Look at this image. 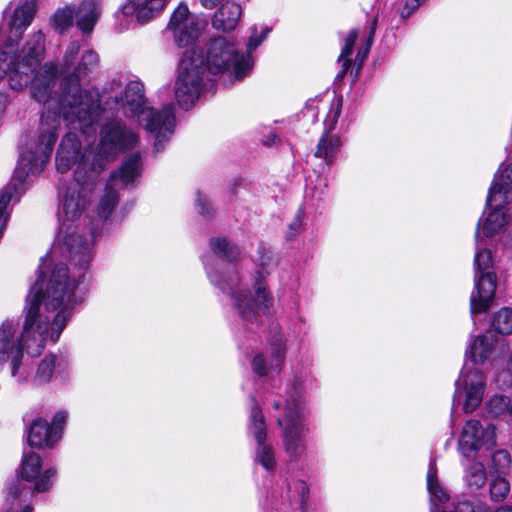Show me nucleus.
<instances>
[{
    "instance_id": "nucleus-1",
    "label": "nucleus",
    "mask_w": 512,
    "mask_h": 512,
    "mask_svg": "<svg viewBox=\"0 0 512 512\" xmlns=\"http://www.w3.org/2000/svg\"><path fill=\"white\" fill-rule=\"evenodd\" d=\"M90 155L81 154L73 133H67L56 153L61 173L73 169V179L59 191V230L56 242L43 257L39 275L26 297L23 327L13 319L0 326V364L10 361L16 376L24 350L41 353L48 333L55 343L66 327L73 308L82 302L79 285L92 260L93 233L82 235L75 223L86 214L101 174V165L89 166Z\"/></svg>"
},
{
    "instance_id": "nucleus-2",
    "label": "nucleus",
    "mask_w": 512,
    "mask_h": 512,
    "mask_svg": "<svg viewBox=\"0 0 512 512\" xmlns=\"http://www.w3.org/2000/svg\"><path fill=\"white\" fill-rule=\"evenodd\" d=\"M38 0H19L9 18V34L0 31V82L7 79L14 91L30 88L36 101H46L56 81V70L52 64L41 65L45 55V35L42 30L30 34L22 48L18 41L32 23Z\"/></svg>"
},
{
    "instance_id": "nucleus-3",
    "label": "nucleus",
    "mask_w": 512,
    "mask_h": 512,
    "mask_svg": "<svg viewBox=\"0 0 512 512\" xmlns=\"http://www.w3.org/2000/svg\"><path fill=\"white\" fill-rule=\"evenodd\" d=\"M210 247L222 261L218 264L221 271L205 264L211 283L231 298L233 306L244 321H257L260 315L268 311L271 301L264 273L257 271L253 277L254 294L252 295L243 284L240 275L242 269L238 263L240 249L230 244L225 238L218 237L210 240Z\"/></svg>"
},
{
    "instance_id": "nucleus-4",
    "label": "nucleus",
    "mask_w": 512,
    "mask_h": 512,
    "mask_svg": "<svg viewBox=\"0 0 512 512\" xmlns=\"http://www.w3.org/2000/svg\"><path fill=\"white\" fill-rule=\"evenodd\" d=\"M99 105L98 120L95 124L97 131L100 120L101 105L104 109L117 108L127 118L135 119L151 136L154 137V149L160 152L174 132L175 117L172 105H166L162 110H156L147 104L144 85L139 80L113 79L107 82L102 94L97 97Z\"/></svg>"
},
{
    "instance_id": "nucleus-5",
    "label": "nucleus",
    "mask_w": 512,
    "mask_h": 512,
    "mask_svg": "<svg viewBox=\"0 0 512 512\" xmlns=\"http://www.w3.org/2000/svg\"><path fill=\"white\" fill-rule=\"evenodd\" d=\"M55 475L54 468L41 471V458L38 454H24L20 478L15 479L8 487L4 512H32L34 494L48 491Z\"/></svg>"
},
{
    "instance_id": "nucleus-6",
    "label": "nucleus",
    "mask_w": 512,
    "mask_h": 512,
    "mask_svg": "<svg viewBox=\"0 0 512 512\" xmlns=\"http://www.w3.org/2000/svg\"><path fill=\"white\" fill-rule=\"evenodd\" d=\"M301 391V383L295 381L287 392L284 403L280 400L273 402L274 409L282 411V414L276 417V421L282 429L284 450L292 461L299 460L306 451L303 440L305 428L304 408L300 401Z\"/></svg>"
},
{
    "instance_id": "nucleus-7",
    "label": "nucleus",
    "mask_w": 512,
    "mask_h": 512,
    "mask_svg": "<svg viewBox=\"0 0 512 512\" xmlns=\"http://www.w3.org/2000/svg\"><path fill=\"white\" fill-rule=\"evenodd\" d=\"M69 133H73L77 137L81 154L90 155L89 166L100 164L101 172L117 155L134 148L139 141L137 132L128 127L121 119H111L103 124L100 130V142L95 150L84 146L75 132L70 131Z\"/></svg>"
},
{
    "instance_id": "nucleus-8",
    "label": "nucleus",
    "mask_w": 512,
    "mask_h": 512,
    "mask_svg": "<svg viewBox=\"0 0 512 512\" xmlns=\"http://www.w3.org/2000/svg\"><path fill=\"white\" fill-rule=\"evenodd\" d=\"M205 75V63L199 48L186 49L180 59L174 93L178 105L188 110L199 98Z\"/></svg>"
},
{
    "instance_id": "nucleus-9",
    "label": "nucleus",
    "mask_w": 512,
    "mask_h": 512,
    "mask_svg": "<svg viewBox=\"0 0 512 512\" xmlns=\"http://www.w3.org/2000/svg\"><path fill=\"white\" fill-rule=\"evenodd\" d=\"M251 68L252 57L239 53L234 42L219 36L209 43L205 70L208 69L213 74H228L233 80H240Z\"/></svg>"
},
{
    "instance_id": "nucleus-10",
    "label": "nucleus",
    "mask_w": 512,
    "mask_h": 512,
    "mask_svg": "<svg viewBox=\"0 0 512 512\" xmlns=\"http://www.w3.org/2000/svg\"><path fill=\"white\" fill-rule=\"evenodd\" d=\"M475 242V291L472 292L470 297L472 315L485 312L490 307L494 299L497 283L491 251L485 247L483 239L478 232L475 233Z\"/></svg>"
},
{
    "instance_id": "nucleus-11",
    "label": "nucleus",
    "mask_w": 512,
    "mask_h": 512,
    "mask_svg": "<svg viewBox=\"0 0 512 512\" xmlns=\"http://www.w3.org/2000/svg\"><path fill=\"white\" fill-rule=\"evenodd\" d=\"M487 376L477 366L466 364L455 382L453 405L461 406L465 413L474 412L482 403Z\"/></svg>"
},
{
    "instance_id": "nucleus-12",
    "label": "nucleus",
    "mask_w": 512,
    "mask_h": 512,
    "mask_svg": "<svg viewBox=\"0 0 512 512\" xmlns=\"http://www.w3.org/2000/svg\"><path fill=\"white\" fill-rule=\"evenodd\" d=\"M140 174V154L135 153L126 157L120 169L111 175L99 200L96 212L101 219H107L118 204L119 196L116 188L118 183L121 182L123 185L133 183Z\"/></svg>"
},
{
    "instance_id": "nucleus-13",
    "label": "nucleus",
    "mask_w": 512,
    "mask_h": 512,
    "mask_svg": "<svg viewBox=\"0 0 512 512\" xmlns=\"http://www.w3.org/2000/svg\"><path fill=\"white\" fill-rule=\"evenodd\" d=\"M496 186V178L489 189L487 196V206L489 211L484 213V218L479 220L476 232L484 238H491L502 232L509 223L510 214L505 205L512 203L505 197L500 189H494Z\"/></svg>"
},
{
    "instance_id": "nucleus-14",
    "label": "nucleus",
    "mask_w": 512,
    "mask_h": 512,
    "mask_svg": "<svg viewBox=\"0 0 512 512\" xmlns=\"http://www.w3.org/2000/svg\"><path fill=\"white\" fill-rule=\"evenodd\" d=\"M495 445V426L476 419H470L465 423L458 440L461 455L468 459L474 458L480 450H490Z\"/></svg>"
},
{
    "instance_id": "nucleus-15",
    "label": "nucleus",
    "mask_w": 512,
    "mask_h": 512,
    "mask_svg": "<svg viewBox=\"0 0 512 512\" xmlns=\"http://www.w3.org/2000/svg\"><path fill=\"white\" fill-rule=\"evenodd\" d=\"M205 26L204 19L191 14L185 4H180L172 13L167 28L172 32L176 44L186 47L199 38Z\"/></svg>"
},
{
    "instance_id": "nucleus-16",
    "label": "nucleus",
    "mask_w": 512,
    "mask_h": 512,
    "mask_svg": "<svg viewBox=\"0 0 512 512\" xmlns=\"http://www.w3.org/2000/svg\"><path fill=\"white\" fill-rule=\"evenodd\" d=\"M504 345L500 343V338L492 331H486L476 337H471L466 349V357L473 365L484 364L486 361L495 358L504 352Z\"/></svg>"
},
{
    "instance_id": "nucleus-17",
    "label": "nucleus",
    "mask_w": 512,
    "mask_h": 512,
    "mask_svg": "<svg viewBox=\"0 0 512 512\" xmlns=\"http://www.w3.org/2000/svg\"><path fill=\"white\" fill-rule=\"evenodd\" d=\"M285 359V346L281 338L272 345L270 355L257 354L252 361V369L260 377H273L282 369Z\"/></svg>"
},
{
    "instance_id": "nucleus-18",
    "label": "nucleus",
    "mask_w": 512,
    "mask_h": 512,
    "mask_svg": "<svg viewBox=\"0 0 512 512\" xmlns=\"http://www.w3.org/2000/svg\"><path fill=\"white\" fill-rule=\"evenodd\" d=\"M102 14V0H80L75 5V24L84 35H90Z\"/></svg>"
},
{
    "instance_id": "nucleus-19",
    "label": "nucleus",
    "mask_w": 512,
    "mask_h": 512,
    "mask_svg": "<svg viewBox=\"0 0 512 512\" xmlns=\"http://www.w3.org/2000/svg\"><path fill=\"white\" fill-rule=\"evenodd\" d=\"M166 5V0H128L121 7L125 16H134L139 23H147L158 16Z\"/></svg>"
},
{
    "instance_id": "nucleus-20",
    "label": "nucleus",
    "mask_w": 512,
    "mask_h": 512,
    "mask_svg": "<svg viewBox=\"0 0 512 512\" xmlns=\"http://www.w3.org/2000/svg\"><path fill=\"white\" fill-rule=\"evenodd\" d=\"M27 440L34 448H52L60 440V432L51 430L46 420L37 418L28 429Z\"/></svg>"
},
{
    "instance_id": "nucleus-21",
    "label": "nucleus",
    "mask_w": 512,
    "mask_h": 512,
    "mask_svg": "<svg viewBox=\"0 0 512 512\" xmlns=\"http://www.w3.org/2000/svg\"><path fill=\"white\" fill-rule=\"evenodd\" d=\"M240 5L233 2L222 4L212 17V26L219 31L229 32L236 28L241 17Z\"/></svg>"
},
{
    "instance_id": "nucleus-22",
    "label": "nucleus",
    "mask_w": 512,
    "mask_h": 512,
    "mask_svg": "<svg viewBox=\"0 0 512 512\" xmlns=\"http://www.w3.org/2000/svg\"><path fill=\"white\" fill-rule=\"evenodd\" d=\"M75 21V4L68 3L58 7L49 19V24L53 30L59 34H64L73 27Z\"/></svg>"
},
{
    "instance_id": "nucleus-23",
    "label": "nucleus",
    "mask_w": 512,
    "mask_h": 512,
    "mask_svg": "<svg viewBox=\"0 0 512 512\" xmlns=\"http://www.w3.org/2000/svg\"><path fill=\"white\" fill-rule=\"evenodd\" d=\"M61 362L58 361L56 355L50 354L43 358L37 366L35 375L33 377V382L36 385H43L48 383L53 375L57 371H60Z\"/></svg>"
},
{
    "instance_id": "nucleus-24",
    "label": "nucleus",
    "mask_w": 512,
    "mask_h": 512,
    "mask_svg": "<svg viewBox=\"0 0 512 512\" xmlns=\"http://www.w3.org/2000/svg\"><path fill=\"white\" fill-rule=\"evenodd\" d=\"M248 430L256 443H262L267 438V428L262 410L257 403L251 407Z\"/></svg>"
},
{
    "instance_id": "nucleus-25",
    "label": "nucleus",
    "mask_w": 512,
    "mask_h": 512,
    "mask_svg": "<svg viewBox=\"0 0 512 512\" xmlns=\"http://www.w3.org/2000/svg\"><path fill=\"white\" fill-rule=\"evenodd\" d=\"M486 408L491 416H504L512 421V400L508 396L500 393L494 394L488 399Z\"/></svg>"
},
{
    "instance_id": "nucleus-26",
    "label": "nucleus",
    "mask_w": 512,
    "mask_h": 512,
    "mask_svg": "<svg viewBox=\"0 0 512 512\" xmlns=\"http://www.w3.org/2000/svg\"><path fill=\"white\" fill-rule=\"evenodd\" d=\"M340 146L341 142L339 137L325 134L319 140L315 156L324 159L325 162L330 165L335 159Z\"/></svg>"
},
{
    "instance_id": "nucleus-27",
    "label": "nucleus",
    "mask_w": 512,
    "mask_h": 512,
    "mask_svg": "<svg viewBox=\"0 0 512 512\" xmlns=\"http://www.w3.org/2000/svg\"><path fill=\"white\" fill-rule=\"evenodd\" d=\"M496 186L494 189H500L505 197L512 200V154L509 155L505 162L500 166L498 173L495 175Z\"/></svg>"
},
{
    "instance_id": "nucleus-28",
    "label": "nucleus",
    "mask_w": 512,
    "mask_h": 512,
    "mask_svg": "<svg viewBox=\"0 0 512 512\" xmlns=\"http://www.w3.org/2000/svg\"><path fill=\"white\" fill-rule=\"evenodd\" d=\"M486 479L485 467L481 462H473L465 469L464 480L471 490L483 487Z\"/></svg>"
},
{
    "instance_id": "nucleus-29",
    "label": "nucleus",
    "mask_w": 512,
    "mask_h": 512,
    "mask_svg": "<svg viewBox=\"0 0 512 512\" xmlns=\"http://www.w3.org/2000/svg\"><path fill=\"white\" fill-rule=\"evenodd\" d=\"M255 459L267 471H272L276 467L274 450L266 441L257 443Z\"/></svg>"
},
{
    "instance_id": "nucleus-30",
    "label": "nucleus",
    "mask_w": 512,
    "mask_h": 512,
    "mask_svg": "<svg viewBox=\"0 0 512 512\" xmlns=\"http://www.w3.org/2000/svg\"><path fill=\"white\" fill-rule=\"evenodd\" d=\"M492 326L499 334L512 333V309L502 308L493 317Z\"/></svg>"
},
{
    "instance_id": "nucleus-31",
    "label": "nucleus",
    "mask_w": 512,
    "mask_h": 512,
    "mask_svg": "<svg viewBox=\"0 0 512 512\" xmlns=\"http://www.w3.org/2000/svg\"><path fill=\"white\" fill-rule=\"evenodd\" d=\"M357 37H358V30L352 29L345 39L344 47L342 48L341 54L339 55V58H338L339 62L343 61L342 69L339 72L338 77H343L348 71V68L350 66V60L348 59V57L353 52L354 44L356 42Z\"/></svg>"
},
{
    "instance_id": "nucleus-32",
    "label": "nucleus",
    "mask_w": 512,
    "mask_h": 512,
    "mask_svg": "<svg viewBox=\"0 0 512 512\" xmlns=\"http://www.w3.org/2000/svg\"><path fill=\"white\" fill-rule=\"evenodd\" d=\"M80 50V43L78 41H71L64 52L61 62V72L63 74L72 75L73 68L76 66V59Z\"/></svg>"
},
{
    "instance_id": "nucleus-33",
    "label": "nucleus",
    "mask_w": 512,
    "mask_h": 512,
    "mask_svg": "<svg viewBox=\"0 0 512 512\" xmlns=\"http://www.w3.org/2000/svg\"><path fill=\"white\" fill-rule=\"evenodd\" d=\"M510 490L509 482L503 477H497L490 484L491 499L496 502L504 500Z\"/></svg>"
},
{
    "instance_id": "nucleus-34",
    "label": "nucleus",
    "mask_w": 512,
    "mask_h": 512,
    "mask_svg": "<svg viewBox=\"0 0 512 512\" xmlns=\"http://www.w3.org/2000/svg\"><path fill=\"white\" fill-rule=\"evenodd\" d=\"M376 25H377V18H374L371 23V31L369 33L367 41H366L365 45H363L362 47L359 48L356 58H355V62L358 65V68H360L362 66V64L364 63L365 59L368 56L370 47L373 43Z\"/></svg>"
},
{
    "instance_id": "nucleus-35",
    "label": "nucleus",
    "mask_w": 512,
    "mask_h": 512,
    "mask_svg": "<svg viewBox=\"0 0 512 512\" xmlns=\"http://www.w3.org/2000/svg\"><path fill=\"white\" fill-rule=\"evenodd\" d=\"M511 464V456L506 450H498L492 455L493 469L498 473H503Z\"/></svg>"
},
{
    "instance_id": "nucleus-36",
    "label": "nucleus",
    "mask_w": 512,
    "mask_h": 512,
    "mask_svg": "<svg viewBox=\"0 0 512 512\" xmlns=\"http://www.w3.org/2000/svg\"><path fill=\"white\" fill-rule=\"evenodd\" d=\"M269 32L270 29L268 27H265L262 29L260 35H258L257 30L254 29L247 43L246 54H248L251 57L252 51L256 50V48L265 40Z\"/></svg>"
},
{
    "instance_id": "nucleus-37",
    "label": "nucleus",
    "mask_w": 512,
    "mask_h": 512,
    "mask_svg": "<svg viewBox=\"0 0 512 512\" xmlns=\"http://www.w3.org/2000/svg\"><path fill=\"white\" fill-rule=\"evenodd\" d=\"M303 217H304V209L300 207L298 209L294 219L289 224V232H288V236H287L289 239H292L293 237H295V235L299 232V230L302 226Z\"/></svg>"
},
{
    "instance_id": "nucleus-38",
    "label": "nucleus",
    "mask_w": 512,
    "mask_h": 512,
    "mask_svg": "<svg viewBox=\"0 0 512 512\" xmlns=\"http://www.w3.org/2000/svg\"><path fill=\"white\" fill-rule=\"evenodd\" d=\"M196 203L200 214L205 217L212 215L213 208L205 195L198 193Z\"/></svg>"
},
{
    "instance_id": "nucleus-39",
    "label": "nucleus",
    "mask_w": 512,
    "mask_h": 512,
    "mask_svg": "<svg viewBox=\"0 0 512 512\" xmlns=\"http://www.w3.org/2000/svg\"><path fill=\"white\" fill-rule=\"evenodd\" d=\"M342 106V98L337 99L336 103L332 105V110L327 115V121L330 122V129L334 128L340 116Z\"/></svg>"
},
{
    "instance_id": "nucleus-40",
    "label": "nucleus",
    "mask_w": 512,
    "mask_h": 512,
    "mask_svg": "<svg viewBox=\"0 0 512 512\" xmlns=\"http://www.w3.org/2000/svg\"><path fill=\"white\" fill-rule=\"evenodd\" d=\"M67 413L64 411L57 412L52 420V424L50 425L51 430H58L60 432V437L62 436V426L66 422Z\"/></svg>"
},
{
    "instance_id": "nucleus-41",
    "label": "nucleus",
    "mask_w": 512,
    "mask_h": 512,
    "mask_svg": "<svg viewBox=\"0 0 512 512\" xmlns=\"http://www.w3.org/2000/svg\"><path fill=\"white\" fill-rule=\"evenodd\" d=\"M419 6L420 0H406L404 7L400 11L401 18H408Z\"/></svg>"
},
{
    "instance_id": "nucleus-42",
    "label": "nucleus",
    "mask_w": 512,
    "mask_h": 512,
    "mask_svg": "<svg viewBox=\"0 0 512 512\" xmlns=\"http://www.w3.org/2000/svg\"><path fill=\"white\" fill-rule=\"evenodd\" d=\"M298 489L301 497V509L302 512H305L309 495V487L306 483L300 482Z\"/></svg>"
},
{
    "instance_id": "nucleus-43",
    "label": "nucleus",
    "mask_w": 512,
    "mask_h": 512,
    "mask_svg": "<svg viewBox=\"0 0 512 512\" xmlns=\"http://www.w3.org/2000/svg\"><path fill=\"white\" fill-rule=\"evenodd\" d=\"M223 0H200L202 6L206 9H213Z\"/></svg>"
}]
</instances>
